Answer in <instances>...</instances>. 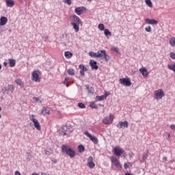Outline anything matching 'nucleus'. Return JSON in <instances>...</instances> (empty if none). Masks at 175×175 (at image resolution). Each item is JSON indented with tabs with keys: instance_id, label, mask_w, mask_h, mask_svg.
<instances>
[{
	"instance_id": "nucleus-41",
	"label": "nucleus",
	"mask_w": 175,
	"mask_h": 175,
	"mask_svg": "<svg viewBox=\"0 0 175 175\" xmlns=\"http://www.w3.org/2000/svg\"><path fill=\"white\" fill-rule=\"evenodd\" d=\"M145 31H146V32H151L152 31L151 26H148L147 27H146Z\"/></svg>"
},
{
	"instance_id": "nucleus-45",
	"label": "nucleus",
	"mask_w": 175,
	"mask_h": 175,
	"mask_svg": "<svg viewBox=\"0 0 175 175\" xmlns=\"http://www.w3.org/2000/svg\"><path fill=\"white\" fill-rule=\"evenodd\" d=\"M170 128H171V129H172V131H175V125L174 124H171Z\"/></svg>"
},
{
	"instance_id": "nucleus-48",
	"label": "nucleus",
	"mask_w": 175,
	"mask_h": 175,
	"mask_svg": "<svg viewBox=\"0 0 175 175\" xmlns=\"http://www.w3.org/2000/svg\"><path fill=\"white\" fill-rule=\"evenodd\" d=\"M44 152L46 155H49V154H50V152L49 150H45Z\"/></svg>"
},
{
	"instance_id": "nucleus-25",
	"label": "nucleus",
	"mask_w": 175,
	"mask_h": 175,
	"mask_svg": "<svg viewBox=\"0 0 175 175\" xmlns=\"http://www.w3.org/2000/svg\"><path fill=\"white\" fill-rule=\"evenodd\" d=\"M64 56L66 58H67V59H69L73 57V53H72L70 51H66L64 53Z\"/></svg>"
},
{
	"instance_id": "nucleus-31",
	"label": "nucleus",
	"mask_w": 175,
	"mask_h": 175,
	"mask_svg": "<svg viewBox=\"0 0 175 175\" xmlns=\"http://www.w3.org/2000/svg\"><path fill=\"white\" fill-rule=\"evenodd\" d=\"M67 72L68 73V75H70V76H75V70L72 68H69L67 70Z\"/></svg>"
},
{
	"instance_id": "nucleus-7",
	"label": "nucleus",
	"mask_w": 175,
	"mask_h": 175,
	"mask_svg": "<svg viewBox=\"0 0 175 175\" xmlns=\"http://www.w3.org/2000/svg\"><path fill=\"white\" fill-rule=\"evenodd\" d=\"M39 75H40V71L39 70H34L31 73V80L32 81H36V83H39L40 81V78L39 77Z\"/></svg>"
},
{
	"instance_id": "nucleus-2",
	"label": "nucleus",
	"mask_w": 175,
	"mask_h": 175,
	"mask_svg": "<svg viewBox=\"0 0 175 175\" xmlns=\"http://www.w3.org/2000/svg\"><path fill=\"white\" fill-rule=\"evenodd\" d=\"M110 159L112 163V166H115L118 170H121V169H122V165L121 164L120 160L117 159V157L115 156H111Z\"/></svg>"
},
{
	"instance_id": "nucleus-12",
	"label": "nucleus",
	"mask_w": 175,
	"mask_h": 175,
	"mask_svg": "<svg viewBox=\"0 0 175 175\" xmlns=\"http://www.w3.org/2000/svg\"><path fill=\"white\" fill-rule=\"evenodd\" d=\"M85 12V8L84 7H78L75 9V12L78 16H81Z\"/></svg>"
},
{
	"instance_id": "nucleus-49",
	"label": "nucleus",
	"mask_w": 175,
	"mask_h": 175,
	"mask_svg": "<svg viewBox=\"0 0 175 175\" xmlns=\"http://www.w3.org/2000/svg\"><path fill=\"white\" fill-rule=\"evenodd\" d=\"M143 159H147V154L143 155Z\"/></svg>"
},
{
	"instance_id": "nucleus-8",
	"label": "nucleus",
	"mask_w": 175,
	"mask_h": 175,
	"mask_svg": "<svg viewBox=\"0 0 175 175\" xmlns=\"http://www.w3.org/2000/svg\"><path fill=\"white\" fill-rule=\"evenodd\" d=\"M84 135H85L87 137H89V139L91 140V142H92V143H94V144H98L99 141L98 140V137H95V135H91L90 132L87 131L84 132Z\"/></svg>"
},
{
	"instance_id": "nucleus-58",
	"label": "nucleus",
	"mask_w": 175,
	"mask_h": 175,
	"mask_svg": "<svg viewBox=\"0 0 175 175\" xmlns=\"http://www.w3.org/2000/svg\"><path fill=\"white\" fill-rule=\"evenodd\" d=\"M2 118V116L0 114V119Z\"/></svg>"
},
{
	"instance_id": "nucleus-51",
	"label": "nucleus",
	"mask_w": 175,
	"mask_h": 175,
	"mask_svg": "<svg viewBox=\"0 0 175 175\" xmlns=\"http://www.w3.org/2000/svg\"><path fill=\"white\" fill-rule=\"evenodd\" d=\"M41 174H42V175H50V174H46V173H44V172H42Z\"/></svg>"
},
{
	"instance_id": "nucleus-57",
	"label": "nucleus",
	"mask_w": 175,
	"mask_h": 175,
	"mask_svg": "<svg viewBox=\"0 0 175 175\" xmlns=\"http://www.w3.org/2000/svg\"><path fill=\"white\" fill-rule=\"evenodd\" d=\"M91 1H92V0H88V2H91Z\"/></svg>"
},
{
	"instance_id": "nucleus-28",
	"label": "nucleus",
	"mask_w": 175,
	"mask_h": 175,
	"mask_svg": "<svg viewBox=\"0 0 175 175\" xmlns=\"http://www.w3.org/2000/svg\"><path fill=\"white\" fill-rule=\"evenodd\" d=\"M15 83L16 84H17V85H20L21 87L24 85V83H23V81H21V79H16Z\"/></svg>"
},
{
	"instance_id": "nucleus-5",
	"label": "nucleus",
	"mask_w": 175,
	"mask_h": 175,
	"mask_svg": "<svg viewBox=\"0 0 175 175\" xmlns=\"http://www.w3.org/2000/svg\"><path fill=\"white\" fill-rule=\"evenodd\" d=\"M113 152L116 157H118L120 158L124 152H125V150H124L120 146H115L113 149Z\"/></svg>"
},
{
	"instance_id": "nucleus-27",
	"label": "nucleus",
	"mask_w": 175,
	"mask_h": 175,
	"mask_svg": "<svg viewBox=\"0 0 175 175\" xmlns=\"http://www.w3.org/2000/svg\"><path fill=\"white\" fill-rule=\"evenodd\" d=\"M10 68H14L16 66V60L14 59H9Z\"/></svg>"
},
{
	"instance_id": "nucleus-6",
	"label": "nucleus",
	"mask_w": 175,
	"mask_h": 175,
	"mask_svg": "<svg viewBox=\"0 0 175 175\" xmlns=\"http://www.w3.org/2000/svg\"><path fill=\"white\" fill-rule=\"evenodd\" d=\"M119 81L120 84L124 85V87H131V85H132V82H131V79L129 77L120 78Z\"/></svg>"
},
{
	"instance_id": "nucleus-10",
	"label": "nucleus",
	"mask_w": 175,
	"mask_h": 175,
	"mask_svg": "<svg viewBox=\"0 0 175 175\" xmlns=\"http://www.w3.org/2000/svg\"><path fill=\"white\" fill-rule=\"evenodd\" d=\"M87 166L89 169H94L95 167V163L94 162V157L90 156L87 159Z\"/></svg>"
},
{
	"instance_id": "nucleus-3",
	"label": "nucleus",
	"mask_w": 175,
	"mask_h": 175,
	"mask_svg": "<svg viewBox=\"0 0 175 175\" xmlns=\"http://www.w3.org/2000/svg\"><path fill=\"white\" fill-rule=\"evenodd\" d=\"M97 58H102L106 62H109V59H110V57L106 53L105 50H100L97 52Z\"/></svg>"
},
{
	"instance_id": "nucleus-42",
	"label": "nucleus",
	"mask_w": 175,
	"mask_h": 175,
	"mask_svg": "<svg viewBox=\"0 0 175 175\" xmlns=\"http://www.w3.org/2000/svg\"><path fill=\"white\" fill-rule=\"evenodd\" d=\"M65 3H67L68 5H72V0H64Z\"/></svg>"
},
{
	"instance_id": "nucleus-30",
	"label": "nucleus",
	"mask_w": 175,
	"mask_h": 175,
	"mask_svg": "<svg viewBox=\"0 0 175 175\" xmlns=\"http://www.w3.org/2000/svg\"><path fill=\"white\" fill-rule=\"evenodd\" d=\"M168 69L175 72V63L173 64H168Z\"/></svg>"
},
{
	"instance_id": "nucleus-50",
	"label": "nucleus",
	"mask_w": 175,
	"mask_h": 175,
	"mask_svg": "<svg viewBox=\"0 0 175 175\" xmlns=\"http://www.w3.org/2000/svg\"><path fill=\"white\" fill-rule=\"evenodd\" d=\"M19 2H21V3H23L24 1H25V0H18Z\"/></svg>"
},
{
	"instance_id": "nucleus-26",
	"label": "nucleus",
	"mask_w": 175,
	"mask_h": 175,
	"mask_svg": "<svg viewBox=\"0 0 175 175\" xmlns=\"http://www.w3.org/2000/svg\"><path fill=\"white\" fill-rule=\"evenodd\" d=\"M41 114H43V116H46V114H50V110L44 107L42 109Z\"/></svg>"
},
{
	"instance_id": "nucleus-55",
	"label": "nucleus",
	"mask_w": 175,
	"mask_h": 175,
	"mask_svg": "<svg viewBox=\"0 0 175 175\" xmlns=\"http://www.w3.org/2000/svg\"><path fill=\"white\" fill-rule=\"evenodd\" d=\"M2 69V66L0 64V70Z\"/></svg>"
},
{
	"instance_id": "nucleus-15",
	"label": "nucleus",
	"mask_w": 175,
	"mask_h": 175,
	"mask_svg": "<svg viewBox=\"0 0 175 175\" xmlns=\"http://www.w3.org/2000/svg\"><path fill=\"white\" fill-rule=\"evenodd\" d=\"M146 24H149L150 25H157L158 24V21L155 19H150V18H146L145 20Z\"/></svg>"
},
{
	"instance_id": "nucleus-54",
	"label": "nucleus",
	"mask_w": 175,
	"mask_h": 175,
	"mask_svg": "<svg viewBox=\"0 0 175 175\" xmlns=\"http://www.w3.org/2000/svg\"><path fill=\"white\" fill-rule=\"evenodd\" d=\"M31 175H38V174L36 173H33Z\"/></svg>"
},
{
	"instance_id": "nucleus-56",
	"label": "nucleus",
	"mask_w": 175,
	"mask_h": 175,
	"mask_svg": "<svg viewBox=\"0 0 175 175\" xmlns=\"http://www.w3.org/2000/svg\"><path fill=\"white\" fill-rule=\"evenodd\" d=\"M168 137H170V133H168Z\"/></svg>"
},
{
	"instance_id": "nucleus-37",
	"label": "nucleus",
	"mask_w": 175,
	"mask_h": 175,
	"mask_svg": "<svg viewBox=\"0 0 175 175\" xmlns=\"http://www.w3.org/2000/svg\"><path fill=\"white\" fill-rule=\"evenodd\" d=\"M98 29H100V31H104L105 30V25L100 23L98 25Z\"/></svg>"
},
{
	"instance_id": "nucleus-53",
	"label": "nucleus",
	"mask_w": 175,
	"mask_h": 175,
	"mask_svg": "<svg viewBox=\"0 0 175 175\" xmlns=\"http://www.w3.org/2000/svg\"><path fill=\"white\" fill-rule=\"evenodd\" d=\"M31 118H35V115L32 114L31 115Z\"/></svg>"
},
{
	"instance_id": "nucleus-9",
	"label": "nucleus",
	"mask_w": 175,
	"mask_h": 175,
	"mask_svg": "<svg viewBox=\"0 0 175 175\" xmlns=\"http://www.w3.org/2000/svg\"><path fill=\"white\" fill-rule=\"evenodd\" d=\"M154 96L158 100V99H162L165 96V93L162 89H159L154 92Z\"/></svg>"
},
{
	"instance_id": "nucleus-14",
	"label": "nucleus",
	"mask_w": 175,
	"mask_h": 175,
	"mask_svg": "<svg viewBox=\"0 0 175 175\" xmlns=\"http://www.w3.org/2000/svg\"><path fill=\"white\" fill-rule=\"evenodd\" d=\"M116 126L117 128H119V129H122V128H128V122L126 120L124 122H119Z\"/></svg>"
},
{
	"instance_id": "nucleus-43",
	"label": "nucleus",
	"mask_w": 175,
	"mask_h": 175,
	"mask_svg": "<svg viewBox=\"0 0 175 175\" xmlns=\"http://www.w3.org/2000/svg\"><path fill=\"white\" fill-rule=\"evenodd\" d=\"M33 100H35L36 102H40V103H42V100H40L39 98L38 97H33Z\"/></svg>"
},
{
	"instance_id": "nucleus-46",
	"label": "nucleus",
	"mask_w": 175,
	"mask_h": 175,
	"mask_svg": "<svg viewBox=\"0 0 175 175\" xmlns=\"http://www.w3.org/2000/svg\"><path fill=\"white\" fill-rule=\"evenodd\" d=\"M163 162H167V157H163Z\"/></svg>"
},
{
	"instance_id": "nucleus-13",
	"label": "nucleus",
	"mask_w": 175,
	"mask_h": 175,
	"mask_svg": "<svg viewBox=\"0 0 175 175\" xmlns=\"http://www.w3.org/2000/svg\"><path fill=\"white\" fill-rule=\"evenodd\" d=\"M30 120L33 123V125L35 128L37 129V131H40L41 127H40V124L39 123V121H38L36 118H31Z\"/></svg>"
},
{
	"instance_id": "nucleus-34",
	"label": "nucleus",
	"mask_w": 175,
	"mask_h": 175,
	"mask_svg": "<svg viewBox=\"0 0 175 175\" xmlns=\"http://www.w3.org/2000/svg\"><path fill=\"white\" fill-rule=\"evenodd\" d=\"M90 107H92V109H98V106L96 105V103L95 102H91L90 103Z\"/></svg>"
},
{
	"instance_id": "nucleus-20",
	"label": "nucleus",
	"mask_w": 175,
	"mask_h": 175,
	"mask_svg": "<svg viewBox=\"0 0 175 175\" xmlns=\"http://www.w3.org/2000/svg\"><path fill=\"white\" fill-rule=\"evenodd\" d=\"M79 68L81 69V70H80L81 76H84V75H85L84 72H87V68L85 66H84V65L81 64V65H79Z\"/></svg>"
},
{
	"instance_id": "nucleus-32",
	"label": "nucleus",
	"mask_w": 175,
	"mask_h": 175,
	"mask_svg": "<svg viewBox=\"0 0 175 175\" xmlns=\"http://www.w3.org/2000/svg\"><path fill=\"white\" fill-rule=\"evenodd\" d=\"M170 44H171V46H172V47H174L175 46V38L172 37L170 39Z\"/></svg>"
},
{
	"instance_id": "nucleus-11",
	"label": "nucleus",
	"mask_w": 175,
	"mask_h": 175,
	"mask_svg": "<svg viewBox=\"0 0 175 175\" xmlns=\"http://www.w3.org/2000/svg\"><path fill=\"white\" fill-rule=\"evenodd\" d=\"M2 91H3L4 93L6 92L9 94V92H11V94H13L14 92V86H13V85H8L7 88H3Z\"/></svg>"
},
{
	"instance_id": "nucleus-1",
	"label": "nucleus",
	"mask_w": 175,
	"mask_h": 175,
	"mask_svg": "<svg viewBox=\"0 0 175 175\" xmlns=\"http://www.w3.org/2000/svg\"><path fill=\"white\" fill-rule=\"evenodd\" d=\"M62 151L64 154H66V155L70 157V158H75V157H76V152L69 146L62 145Z\"/></svg>"
},
{
	"instance_id": "nucleus-23",
	"label": "nucleus",
	"mask_w": 175,
	"mask_h": 175,
	"mask_svg": "<svg viewBox=\"0 0 175 175\" xmlns=\"http://www.w3.org/2000/svg\"><path fill=\"white\" fill-rule=\"evenodd\" d=\"M106 98H107V93H105L104 95H102V96H96V100H98V101L105 100Z\"/></svg>"
},
{
	"instance_id": "nucleus-29",
	"label": "nucleus",
	"mask_w": 175,
	"mask_h": 175,
	"mask_svg": "<svg viewBox=\"0 0 175 175\" xmlns=\"http://www.w3.org/2000/svg\"><path fill=\"white\" fill-rule=\"evenodd\" d=\"M104 34L105 36H111V32L109 30V29H105L104 31Z\"/></svg>"
},
{
	"instance_id": "nucleus-21",
	"label": "nucleus",
	"mask_w": 175,
	"mask_h": 175,
	"mask_svg": "<svg viewBox=\"0 0 175 175\" xmlns=\"http://www.w3.org/2000/svg\"><path fill=\"white\" fill-rule=\"evenodd\" d=\"M7 23H8V18L5 16H1L0 18V25L1 26L6 25Z\"/></svg>"
},
{
	"instance_id": "nucleus-52",
	"label": "nucleus",
	"mask_w": 175,
	"mask_h": 175,
	"mask_svg": "<svg viewBox=\"0 0 175 175\" xmlns=\"http://www.w3.org/2000/svg\"><path fill=\"white\" fill-rule=\"evenodd\" d=\"M3 65H4V66H7L8 63H6V62H5L3 63Z\"/></svg>"
},
{
	"instance_id": "nucleus-35",
	"label": "nucleus",
	"mask_w": 175,
	"mask_h": 175,
	"mask_svg": "<svg viewBox=\"0 0 175 175\" xmlns=\"http://www.w3.org/2000/svg\"><path fill=\"white\" fill-rule=\"evenodd\" d=\"M145 3L149 8H152V2H151V0H146Z\"/></svg>"
},
{
	"instance_id": "nucleus-4",
	"label": "nucleus",
	"mask_w": 175,
	"mask_h": 175,
	"mask_svg": "<svg viewBox=\"0 0 175 175\" xmlns=\"http://www.w3.org/2000/svg\"><path fill=\"white\" fill-rule=\"evenodd\" d=\"M113 121H114V115L110 113L109 116H105L102 122L105 125H110V124H113Z\"/></svg>"
},
{
	"instance_id": "nucleus-22",
	"label": "nucleus",
	"mask_w": 175,
	"mask_h": 175,
	"mask_svg": "<svg viewBox=\"0 0 175 175\" xmlns=\"http://www.w3.org/2000/svg\"><path fill=\"white\" fill-rule=\"evenodd\" d=\"M5 3L8 8H13L14 6V1L13 0H5Z\"/></svg>"
},
{
	"instance_id": "nucleus-40",
	"label": "nucleus",
	"mask_w": 175,
	"mask_h": 175,
	"mask_svg": "<svg viewBox=\"0 0 175 175\" xmlns=\"http://www.w3.org/2000/svg\"><path fill=\"white\" fill-rule=\"evenodd\" d=\"M69 78H65V80L64 81V84H66V87H69Z\"/></svg>"
},
{
	"instance_id": "nucleus-33",
	"label": "nucleus",
	"mask_w": 175,
	"mask_h": 175,
	"mask_svg": "<svg viewBox=\"0 0 175 175\" xmlns=\"http://www.w3.org/2000/svg\"><path fill=\"white\" fill-rule=\"evenodd\" d=\"M89 55L90 57H92L93 58H98V53H95L94 52H90L89 53Z\"/></svg>"
},
{
	"instance_id": "nucleus-19",
	"label": "nucleus",
	"mask_w": 175,
	"mask_h": 175,
	"mask_svg": "<svg viewBox=\"0 0 175 175\" xmlns=\"http://www.w3.org/2000/svg\"><path fill=\"white\" fill-rule=\"evenodd\" d=\"M70 25H72L75 32H79V31L80 29V27L79 26L80 25V24H77L75 22H71Z\"/></svg>"
},
{
	"instance_id": "nucleus-18",
	"label": "nucleus",
	"mask_w": 175,
	"mask_h": 175,
	"mask_svg": "<svg viewBox=\"0 0 175 175\" xmlns=\"http://www.w3.org/2000/svg\"><path fill=\"white\" fill-rule=\"evenodd\" d=\"M90 65L92 68V69H95L96 70L98 69V63L95 62L94 60H91L90 62Z\"/></svg>"
},
{
	"instance_id": "nucleus-38",
	"label": "nucleus",
	"mask_w": 175,
	"mask_h": 175,
	"mask_svg": "<svg viewBox=\"0 0 175 175\" xmlns=\"http://www.w3.org/2000/svg\"><path fill=\"white\" fill-rule=\"evenodd\" d=\"M170 57L172 59H175V52H171L170 53Z\"/></svg>"
},
{
	"instance_id": "nucleus-39",
	"label": "nucleus",
	"mask_w": 175,
	"mask_h": 175,
	"mask_svg": "<svg viewBox=\"0 0 175 175\" xmlns=\"http://www.w3.org/2000/svg\"><path fill=\"white\" fill-rule=\"evenodd\" d=\"M78 106L80 107V109H85V105L83 103H78Z\"/></svg>"
},
{
	"instance_id": "nucleus-47",
	"label": "nucleus",
	"mask_w": 175,
	"mask_h": 175,
	"mask_svg": "<svg viewBox=\"0 0 175 175\" xmlns=\"http://www.w3.org/2000/svg\"><path fill=\"white\" fill-rule=\"evenodd\" d=\"M14 175H21V173H20L18 171H16Z\"/></svg>"
},
{
	"instance_id": "nucleus-36",
	"label": "nucleus",
	"mask_w": 175,
	"mask_h": 175,
	"mask_svg": "<svg viewBox=\"0 0 175 175\" xmlns=\"http://www.w3.org/2000/svg\"><path fill=\"white\" fill-rule=\"evenodd\" d=\"M78 150L80 152H83L84 150H85V148H84V146L83 145H79L78 146Z\"/></svg>"
},
{
	"instance_id": "nucleus-44",
	"label": "nucleus",
	"mask_w": 175,
	"mask_h": 175,
	"mask_svg": "<svg viewBox=\"0 0 175 175\" xmlns=\"http://www.w3.org/2000/svg\"><path fill=\"white\" fill-rule=\"evenodd\" d=\"M129 167V165H128V163H124V169H128Z\"/></svg>"
},
{
	"instance_id": "nucleus-17",
	"label": "nucleus",
	"mask_w": 175,
	"mask_h": 175,
	"mask_svg": "<svg viewBox=\"0 0 175 175\" xmlns=\"http://www.w3.org/2000/svg\"><path fill=\"white\" fill-rule=\"evenodd\" d=\"M71 20H72V23H75V24H81V20L76 15H73L71 17Z\"/></svg>"
},
{
	"instance_id": "nucleus-16",
	"label": "nucleus",
	"mask_w": 175,
	"mask_h": 175,
	"mask_svg": "<svg viewBox=\"0 0 175 175\" xmlns=\"http://www.w3.org/2000/svg\"><path fill=\"white\" fill-rule=\"evenodd\" d=\"M139 72L141 74H142V76L145 78L148 77V71H147V69L146 68L142 67L139 69Z\"/></svg>"
},
{
	"instance_id": "nucleus-24",
	"label": "nucleus",
	"mask_w": 175,
	"mask_h": 175,
	"mask_svg": "<svg viewBox=\"0 0 175 175\" xmlns=\"http://www.w3.org/2000/svg\"><path fill=\"white\" fill-rule=\"evenodd\" d=\"M62 131H61L60 132V135H62V136H66V135H68V127L66 126H64L62 129Z\"/></svg>"
}]
</instances>
